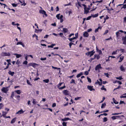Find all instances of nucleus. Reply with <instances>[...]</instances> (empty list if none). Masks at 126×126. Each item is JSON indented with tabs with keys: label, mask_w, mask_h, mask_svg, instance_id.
Segmentation results:
<instances>
[{
	"label": "nucleus",
	"mask_w": 126,
	"mask_h": 126,
	"mask_svg": "<svg viewBox=\"0 0 126 126\" xmlns=\"http://www.w3.org/2000/svg\"><path fill=\"white\" fill-rule=\"evenodd\" d=\"M95 52L94 51V50H92L91 51L88 52L87 53H86V54L87 56L90 55V57H91L94 54Z\"/></svg>",
	"instance_id": "f257e3e1"
},
{
	"label": "nucleus",
	"mask_w": 126,
	"mask_h": 126,
	"mask_svg": "<svg viewBox=\"0 0 126 126\" xmlns=\"http://www.w3.org/2000/svg\"><path fill=\"white\" fill-rule=\"evenodd\" d=\"M8 90L9 89L8 87H3L1 90L2 92L5 93H6Z\"/></svg>",
	"instance_id": "f03ea898"
},
{
	"label": "nucleus",
	"mask_w": 126,
	"mask_h": 126,
	"mask_svg": "<svg viewBox=\"0 0 126 126\" xmlns=\"http://www.w3.org/2000/svg\"><path fill=\"white\" fill-rule=\"evenodd\" d=\"M1 55L3 56H11V54L9 52L6 53V52H3L1 53Z\"/></svg>",
	"instance_id": "7ed1b4c3"
},
{
	"label": "nucleus",
	"mask_w": 126,
	"mask_h": 126,
	"mask_svg": "<svg viewBox=\"0 0 126 126\" xmlns=\"http://www.w3.org/2000/svg\"><path fill=\"white\" fill-rule=\"evenodd\" d=\"M39 12L40 14H44L46 16H47V15L46 13V11L43 10H40L39 11Z\"/></svg>",
	"instance_id": "20e7f679"
},
{
	"label": "nucleus",
	"mask_w": 126,
	"mask_h": 126,
	"mask_svg": "<svg viewBox=\"0 0 126 126\" xmlns=\"http://www.w3.org/2000/svg\"><path fill=\"white\" fill-rule=\"evenodd\" d=\"M102 67L101 66V64H99L97 65L95 67V69L96 71L99 70V69H102Z\"/></svg>",
	"instance_id": "39448f33"
},
{
	"label": "nucleus",
	"mask_w": 126,
	"mask_h": 126,
	"mask_svg": "<svg viewBox=\"0 0 126 126\" xmlns=\"http://www.w3.org/2000/svg\"><path fill=\"white\" fill-rule=\"evenodd\" d=\"M124 117V116L123 115H122L121 116H120V115L116 116H112L111 117V118L113 120H114L116 119V117L120 118V117Z\"/></svg>",
	"instance_id": "423d86ee"
},
{
	"label": "nucleus",
	"mask_w": 126,
	"mask_h": 126,
	"mask_svg": "<svg viewBox=\"0 0 126 126\" xmlns=\"http://www.w3.org/2000/svg\"><path fill=\"white\" fill-rule=\"evenodd\" d=\"M93 86H91L89 85L87 87V88L90 91H92L93 90H94V91H95V89L93 88Z\"/></svg>",
	"instance_id": "0eeeda50"
},
{
	"label": "nucleus",
	"mask_w": 126,
	"mask_h": 126,
	"mask_svg": "<svg viewBox=\"0 0 126 126\" xmlns=\"http://www.w3.org/2000/svg\"><path fill=\"white\" fill-rule=\"evenodd\" d=\"M63 93L65 95H67L69 94V91L67 90H63Z\"/></svg>",
	"instance_id": "6e6552de"
},
{
	"label": "nucleus",
	"mask_w": 126,
	"mask_h": 126,
	"mask_svg": "<svg viewBox=\"0 0 126 126\" xmlns=\"http://www.w3.org/2000/svg\"><path fill=\"white\" fill-rule=\"evenodd\" d=\"M24 111H23L22 109L16 112V114H20L23 113Z\"/></svg>",
	"instance_id": "1a4fd4ad"
},
{
	"label": "nucleus",
	"mask_w": 126,
	"mask_h": 126,
	"mask_svg": "<svg viewBox=\"0 0 126 126\" xmlns=\"http://www.w3.org/2000/svg\"><path fill=\"white\" fill-rule=\"evenodd\" d=\"M89 9L88 8H84V13L87 14L89 12Z\"/></svg>",
	"instance_id": "9d476101"
},
{
	"label": "nucleus",
	"mask_w": 126,
	"mask_h": 126,
	"mask_svg": "<svg viewBox=\"0 0 126 126\" xmlns=\"http://www.w3.org/2000/svg\"><path fill=\"white\" fill-rule=\"evenodd\" d=\"M29 64H30V66H32L33 67H35L36 65H38V64L35 63H30Z\"/></svg>",
	"instance_id": "9b49d317"
},
{
	"label": "nucleus",
	"mask_w": 126,
	"mask_h": 126,
	"mask_svg": "<svg viewBox=\"0 0 126 126\" xmlns=\"http://www.w3.org/2000/svg\"><path fill=\"white\" fill-rule=\"evenodd\" d=\"M83 35L84 37H88L89 35L88 33L87 32H84Z\"/></svg>",
	"instance_id": "f8f14e48"
},
{
	"label": "nucleus",
	"mask_w": 126,
	"mask_h": 126,
	"mask_svg": "<svg viewBox=\"0 0 126 126\" xmlns=\"http://www.w3.org/2000/svg\"><path fill=\"white\" fill-rule=\"evenodd\" d=\"M121 54L119 56H120V60H119L118 61L119 63L121 62L123 60L124 58V57L123 56H121Z\"/></svg>",
	"instance_id": "ddd939ff"
},
{
	"label": "nucleus",
	"mask_w": 126,
	"mask_h": 126,
	"mask_svg": "<svg viewBox=\"0 0 126 126\" xmlns=\"http://www.w3.org/2000/svg\"><path fill=\"white\" fill-rule=\"evenodd\" d=\"M68 120H71V119L69 118H65L63 119H62V121H66Z\"/></svg>",
	"instance_id": "4468645a"
},
{
	"label": "nucleus",
	"mask_w": 126,
	"mask_h": 126,
	"mask_svg": "<svg viewBox=\"0 0 126 126\" xmlns=\"http://www.w3.org/2000/svg\"><path fill=\"white\" fill-rule=\"evenodd\" d=\"M16 117H15L13 118L11 120V123L13 124L14 123L16 122Z\"/></svg>",
	"instance_id": "2eb2a0df"
},
{
	"label": "nucleus",
	"mask_w": 126,
	"mask_h": 126,
	"mask_svg": "<svg viewBox=\"0 0 126 126\" xmlns=\"http://www.w3.org/2000/svg\"><path fill=\"white\" fill-rule=\"evenodd\" d=\"M8 73L11 76H13L15 74V72H12L10 71H9L8 72Z\"/></svg>",
	"instance_id": "dca6fc26"
},
{
	"label": "nucleus",
	"mask_w": 126,
	"mask_h": 126,
	"mask_svg": "<svg viewBox=\"0 0 126 126\" xmlns=\"http://www.w3.org/2000/svg\"><path fill=\"white\" fill-rule=\"evenodd\" d=\"M7 112L4 111H3L2 112V116H3L5 118L6 116V114Z\"/></svg>",
	"instance_id": "f3484780"
},
{
	"label": "nucleus",
	"mask_w": 126,
	"mask_h": 126,
	"mask_svg": "<svg viewBox=\"0 0 126 126\" xmlns=\"http://www.w3.org/2000/svg\"><path fill=\"white\" fill-rule=\"evenodd\" d=\"M14 55H16V57L17 58H19L22 57V56L20 54H18L16 53L14 54Z\"/></svg>",
	"instance_id": "a211bd4d"
},
{
	"label": "nucleus",
	"mask_w": 126,
	"mask_h": 126,
	"mask_svg": "<svg viewBox=\"0 0 126 126\" xmlns=\"http://www.w3.org/2000/svg\"><path fill=\"white\" fill-rule=\"evenodd\" d=\"M15 92L18 94H20L21 92V91L20 90H16Z\"/></svg>",
	"instance_id": "6ab92c4d"
},
{
	"label": "nucleus",
	"mask_w": 126,
	"mask_h": 126,
	"mask_svg": "<svg viewBox=\"0 0 126 126\" xmlns=\"http://www.w3.org/2000/svg\"><path fill=\"white\" fill-rule=\"evenodd\" d=\"M120 69L122 71L124 72L125 70V69L122 65L120 67Z\"/></svg>",
	"instance_id": "aec40b11"
},
{
	"label": "nucleus",
	"mask_w": 126,
	"mask_h": 126,
	"mask_svg": "<svg viewBox=\"0 0 126 126\" xmlns=\"http://www.w3.org/2000/svg\"><path fill=\"white\" fill-rule=\"evenodd\" d=\"M123 5V6L121 8V9L122 8L126 9V4H120L118 6H119L121 5Z\"/></svg>",
	"instance_id": "412c9836"
},
{
	"label": "nucleus",
	"mask_w": 126,
	"mask_h": 126,
	"mask_svg": "<svg viewBox=\"0 0 126 126\" xmlns=\"http://www.w3.org/2000/svg\"><path fill=\"white\" fill-rule=\"evenodd\" d=\"M112 100L113 101V103L116 104H118L119 102L117 101L114 98H112Z\"/></svg>",
	"instance_id": "4be33fe9"
},
{
	"label": "nucleus",
	"mask_w": 126,
	"mask_h": 126,
	"mask_svg": "<svg viewBox=\"0 0 126 126\" xmlns=\"http://www.w3.org/2000/svg\"><path fill=\"white\" fill-rule=\"evenodd\" d=\"M99 29H101V26H99L98 27V28L95 29V33H96V32H98V30Z\"/></svg>",
	"instance_id": "5701e85b"
},
{
	"label": "nucleus",
	"mask_w": 126,
	"mask_h": 126,
	"mask_svg": "<svg viewBox=\"0 0 126 126\" xmlns=\"http://www.w3.org/2000/svg\"><path fill=\"white\" fill-rule=\"evenodd\" d=\"M95 84H99V85H101L102 84V83L100 82L97 80V81L95 82Z\"/></svg>",
	"instance_id": "b1692460"
},
{
	"label": "nucleus",
	"mask_w": 126,
	"mask_h": 126,
	"mask_svg": "<svg viewBox=\"0 0 126 126\" xmlns=\"http://www.w3.org/2000/svg\"><path fill=\"white\" fill-rule=\"evenodd\" d=\"M63 31L64 33H66L68 31V30L66 28H63Z\"/></svg>",
	"instance_id": "393cba45"
},
{
	"label": "nucleus",
	"mask_w": 126,
	"mask_h": 126,
	"mask_svg": "<svg viewBox=\"0 0 126 126\" xmlns=\"http://www.w3.org/2000/svg\"><path fill=\"white\" fill-rule=\"evenodd\" d=\"M106 106V104L105 103H104L102 104L101 108L102 109L104 108Z\"/></svg>",
	"instance_id": "a878e982"
},
{
	"label": "nucleus",
	"mask_w": 126,
	"mask_h": 126,
	"mask_svg": "<svg viewBox=\"0 0 126 126\" xmlns=\"http://www.w3.org/2000/svg\"><path fill=\"white\" fill-rule=\"evenodd\" d=\"M98 14L97 13V14H96L95 15H92L91 16H92V17L93 18H94L98 16Z\"/></svg>",
	"instance_id": "bb28decb"
},
{
	"label": "nucleus",
	"mask_w": 126,
	"mask_h": 126,
	"mask_svg": "<svg viewBox=\"0 0 126 126\" xmlns=\"http://www.w3.org/2000/svg\"><path fill=\"white\" fill-rule=\"evenodd\" d=\"M32 103L34 104H35L37 102L36 101V100L35 99H33Z\"/></svg>",
	"instance_id": "cd10ccee"
},
{
	"label": "nucleus",
	"mask_w": 126,
	"mask_h": 126,
	"mask_svg": "<svg viewBox=\"0 0 126 126\" xmlns=\"http://www.w3.org/2000/svg\"><path fill=\"white\" fill-rule=\"evenodd\" d=\"M94 55H96V58L97 60H98L100 58V56L99 55L95 54Z\"/></svg>",
	"instance_id": "c85d7f7f"
},
{
	"label": "nucleus",
	"mask_w": 126,
	"mask_h": 126,
	"mask_svg": "<svg viewBox=\"0 0 126 126\" xmlns=\"http://www.w3.org/2000/svg\"><path fill=\"white\" fill-rule=\"evenodd\" d=\"M108 121V118L106 117H104L103 119V122H105Z\"/></svg>",
	"instance_id": "c756f323"
},
{
	"label": "nucleus",
	"mask_w": 126,
	"mask_h": 126,
	"mask_svg": "<svg viewBox=\"0 0 126 126\" xmlns=\"http://www.w3.org/2000/svg\"><path fill=\"white\" fill-rule=\"evenodd\" d=\"M43 81L46 83H48L49 81V80L48 79H45L43 80Z\"/></svg>",
	"instance_id": "7c9ffc66"
},
{
	"label": "nucleus",
	"mask_w": 126,
	"mask_h": 126,
	"mask_svg": "<svg viewBox=\"0 0 126 126\" xmlns=\"http://www.w3.org/2000/svg\"><path fill=\"white\" fill-rule=\"evenodd\" d=\"M27 84H28L29 85H30V86L32 85V84L30 82V81H29V80H28L27 79Z\"/></svg>",
	"instance_id": "2f4dec72"
},
{
	"label": "nucleus",
	"mask_w": 126,
	"mask_h": 126,
	"mask_svg": "<svg viewBox=\"0 0 126 126\" xmlns=\"http://www.w3.org/2000/svg\"><path fill=\"white\" fill-rule=\"evenodd\" d=\"M55 45V44H52L50 46H48V48H49V47L53 48V47Z\"/></svg>",
	"instance_id": "473e14b6"
},
{
	"label": "nucleus",
	"mask_w": 126,
	"mask_h": 126,
	"mask_svg": "<svg viewBox=\"0 0 126 126\" xmlns=\"http://www.w3.org/2000/svg\"><path fill=\"white\" fill-rule=\"evenodd\" d=\"M116 78L117 79H119L120 80H121L123 79V78H122V76H120L119 77H116Z\"/></svg>",
	"instance_id": "72a5a7b5"
},
{
	"label": "nucleus",
	"mask_w": 126,
	"mask_h": 126,
	"mask_svg": "<svg viewBox=\"0 0 126 126\" xmlns=\"http://www.w3.org/2000/svg\"><path fill=\"white\" fill-rule=\"evenodd\" d=\"M117 50L115 51H113L111 53V55H113L117 54Z\"/></svg>",
	"instance_id": "f704fd0d"
},
{
	"label": "nucleus",
	"mask_w": 126,
	"mask_h": 126,
	"mask_svg": "<svg viewBox=\"0 0 126 126\" xmlns=\"http://www.w3.org/2000/svg\"><path fill=\"white\" fill-rule=\"evenodd\" d=\"M70 83H74L75 84H76V83L75 82V81L74 79H72L71 80V81L70 82Z\"/></svg>",
	"instance_id": "c9c22d12"
},
{
	"label": "nucleus",
	"mask_w": 126,
	"mask_h": 126,
	"mask_svg": "<svg viewBox=\"0 0 126 126\" xmlns=\"http://www.w3.org/2000/svg\"><path fill=\"white\" fill-rule=\"evenodd\" d=\"M4 105L2 103H0V109L2 108L3 107Z\"/></svg>",
	"instance_id": "e433bc0d"
},
{
	"label": "nucleus",
	"mask_w": 126,
	"mask_h": 126,
	"mask_svg": "<svg viewBox=\"0 0 126 126\" xmlns=\"http://www.w3.org/2000/svg\"><path fill=\"white\" fill-rule=\"evenodd\" d=\"M106 76V77H107L109 78V74L108 73H105L104 74Z\"/></svg>",
	"instance_id": "4c0bfd02"
},
{
	"label": "nucleus",
	"mask_w": 126,
	"mask_h": 126,
	"mask_svg": "<svg viewBox=\"0 0 126 126\" xmlns=\"http://www.w3.org/2000/svg\"><path fill=\"white\" fill-rule=\"evenodd\" d=\"M74 44L73 43L71 42H70L69 43V46L71 48V46L72 45H74Z\"/></svg>",
	"instance_id": "58836bf2"
},
{
	"label": "nucleus",
	"mask_w": 126,
	"mask_h": 126,
	"mask_svg": "<svg viewBox=\"0 0 126 126\" xmlns=\"http://www.w3.org/2000/svg\"><path fill=\"white\" fill-rule=\"evenodd\" d=\"M12 5L13 7H16L17 6V4H16L15 3H12Z\"/></svg>",
	"instance_id": "ea45409f"
},
{
	"label": "nucleus",
	"mask_w": 126,
	"mask_h": 126,
	"mask_svg": "<svg viewBox=\"0 0 126 126\" xmlns=\"http://www.w3.org/2000/svg\"><path fill=\"white\" fill-rule=\"evenodd\" d=\"M67 123L63 122L62 123V125L63 126H66Z\"/></svg>",
	"instance_id": "a19ab883"
},
{
	"label": "nucleus",
	"mask_w": 126,
	"mask_h": 126,
	"mask_svg": "<svg viewBox=\"0 0 126 126\" xmlns=\"http://www.w3.org/2000/svg\"><path fill=\"white\" fill-rule=\"evenodd\" d=\"M120 34V33L119 31L117 32L116 33V34L117 37H118L119 35V34Z\"/></svg>",
	"instance_id": "79ce46f5"
},
{
	"label": "nucleus",
	"mask_w": 126,
	"mask_h": 126,
	"mask_svg": "<svg viewBox=\"0 0 126 126\" xmlns=\"http://www.w3.org/2000/svg\"><path fill=\"white\" fill-rule=\"evenodd\" d=\"M104 86L103 85L102 86V87L101 88V89L102 90H104L105 91H106V88H104Z\"/></svg>",
	"instance_id": "37998d69"
},
{
	"label": "nucleus",
	"mask_w": 126,
	"mask_h": 126,
	"mask_svg": "<svg viewBox=\"0 0 126 126\" xmlns=\"http://www.w3.org/2000/svg\"><path fill=\"white\" fill-rule=\"evenodd\" d=\"M65 87V86L64 85L63 87H60L59 88V89H60V90H62V89H64Z\"/></svg>",
	"instance_id": "c03bdc74"
},
{
	"label": "nucleus",
	"mask_w": 126,
	"mask_h": 126,
	"mask_svg": "<svg viewBox=\"0 0 126 126\" xmlns=\"http://www.w3.org/2000/svg\"><path fill=\"white\" fill-rule=\"evenodd\" d=\"M87 79L88 80V81L90 83H91V79L89 78L88 77H87Z\"/></svg>",
	"instance_id": "a18cd8bd"
},
{
	"label": "nucleus",
	"mask_w": 126,
	"mask_h": 126,
	"mask_svg": "<svg viewBox=\"0 0 126 126\" xmlns=\"http://www.w3.org/2000/svg\"><path fill=\"white\" fill-rule=\"evenodd\" d=\"M60 14H57L56 15V17L58 19H59V18L60 17Z\"/></svg>",
	"instance_id": "49530a36"
},
{
	"label": "nucleus",
	"mask_w": 126,
	"mask_h": 126,
	"mask_svg": "<svg viewBox=\"0 0 126 126\" xmlns=\"http://www.w3.org/2000/svg\"><path fill=\"white\" fill-rule=\"evenodd\" d=\"M123 40V44L126 45V40Z\"/></svg>",
	"instance_id": "de8ad7c7"
},
{
	"label": "nucleus",
	"mask_w": 126,
	"mask_h": 126,
	"mask_svg": "<svg viewBox=\"0 0 126 126\" xmlns=\"http://www.w3.org/2000/svg\"><path fill=\"white\" fill-rule=\"evenodd\" d=\"M14 92H12V93L11 95V97L13 98L14 97Z\"/></svg>",
	"instance_id": "09e8293b"
},
{
	"label": "nucleus",
	"mask_w": 126,
	"mask_h": 126,
	"mask_svg": "<svg viewBox=\"0 0 126 126\" xmlns=\"http://www.w3.org/2000/svg\"><path fill=\"white\" fill-rule=\"evenodd\" d=\"M125 104V103L124 101L121 100L119 102V104Z\"/></svg>",
	"instance_id": "8fccbe9b"
},
{
	"label": "nucleus",
	"mask_w": 126,
	"mask_h": 126,
	"mask_svg": "<svg viewBox=\"0 0 126 126\" xmlns=\"http://www.w3.org/2000/svg\"><path fill=\"white\" fill-rule=\"evenodd\" d=\"M121 113H112V115H117L119 114H120Z\"/></svg>",
	"instance_id": "3c124183"
},
{
	"label": "nucleus",
	"mask_w": 126,
	"mask_h": 126,
	"mask_svg": "<svg viewBox=\"0 0 126 126\" xmlns=\"http://www.w3.org/2000/svg\"><path fill=\"white\" fill-rule=\"evenodd\" d=\"M46 57L44 58H41L40 59L42 61H44L45 60H46Z\"/></svg>",
	"instance_id": "603ef678"
},
{
	"label": "nucleus",
	"mask_w": 126,
	"mask_h": 126,
	"mask_svg": "<svg viewBox=\"0 0 126 126\" xmlns=\"http://www.w3.org/2000/svg\"><path fill=\"white\" fill-rule=\"evenodd\" d=\"M81 98V97H76L75 98V100H78L79 99V98Z\"/></svg>",
	"instance_id": "864d4df0"
},
{
	"label": "nucleus",
	"mask_w": 126,
	"mask_h": 126,
	"mask_svg": "<svg viewBox=\"0 0 126 126\" xmlns=\"http://www.w3.org/2000/svg\"><path fill=\"white\" fill-rule=\"evenodd\" d=\"M22 43V42L21 41H19L17 42V43L16 45H21Z\"/></svg>",
	"instance_id": "5fc2aeb1"
},
{
	"label": "nucleus",
	"mask_w": 126,
	"mask_h": 126,
	"mask_svg": "<svg viewBox=\"0 0 126 126\" xmlns=\"http://www.w3.org/2000/svg\"><path fill=\"white\" fill-rule=\"evenodd\" d=\"M110 39L111 40H112V38L111 36H110V37L108 38H107V39H105V40H110Z\"/></svg>",
	"instance_id": "6e6d98bb"
},
{
	"label": "nucleus",
	"mask_w": 126,
	"mask_h": 126,
	"mask_svg": "<svg viewBox=\"0 0 126 126\" xmlns=\"http://www.w3.org/2000/svg\"><path fill=\"white\" fill-rule=\"evenodd\" d=\"M92 16H89L88 17H87L86 18V20H90Z\"/></svg>",
	"instance_id": "4d7b16f0"
},
{
	"label": "nucleus",
	"mask_w": 126,
	"mask_h": 126,
	"mask_svg": "<svg viewBox=\"0 0 126 126\" xmlns=\"http://www.w3.org/2000/svg\"><path fill=\"white\" fill-rule=\"evenodd\" d=\"M27 63L28 62L27 61H25L23 63V64H25L26 65H27Z\"/></svg>",
	"instance_id": "13d9d810"
},
{
	"label": "nucleus",
	"mask_w": 126,
	"mask_h": 126,
	"mask_svg": "<svg viewBox=\"0 0 126 126\" xmlns=\"http://www.w3.org/2000/svg\"><path fill=\"white\" fill-rule=\"evenodd\" d=\"M63 83V82L61 83L58 84L57 86L58 87V88H59V87Z\"/></svg>",
	"instance_id": "bf43d9fd"
},
{
	"label": "nucleus",
	"mask_w": 126,
	"mask_h": 126,
	"mask_svg": "<svg viewBox=\"0 0 126 126\" xmlns=\"http://www.w3.org/2000/svg\"><path fill=\"white\" fill-rule=\"evenodd\" d=\"M108 32V30H106L105 32L104 33L103 35H105L106 34H107Z\"/></svg>",
	"instance_id": "052dcab7"
},
{
	"label": "nucleus",
	"mask_w": 126,
	"mask_h": 126,
	"mask_svg": "<svg viewBox=\"0 0 126 126\" xmlns=\"http://www.w3.org/2000/svg\"><path fill=\"white\" fill-rule=\"evenodd\" d=\"M98 51L99 52V55L101 54H102V51L101 50H99Z\"/></svg>",
	"instance_id": "680f3d73"
},
{
	"label": "nucleus",
	"mask_w": 126,
	"mask_h": 126,
	"mask_svg": "<svg viewBox=\"0 0 126 126\" xmlns=\"http://www.w3.org/2000/svg\"><path fill=\"white\" fill-rule=\"evenodd\" d=\"M109 18V17L107 15L106 17L104 18V20H106L107 19H108Z\"/></svg>",
	"instance_id": "e2e57ef3"
},
{
	"label": "nucleus",
	"mask_w": 126,
	"mask_h": 126,
	"mask_svg": "<svg viewBox=\"0 0 126 126\" xmlns=\"http://www.w3.org/2000/svg\"><path fill=\"white\" fill-rule=\"evenodd\" d=\"M89 72L88 71H86L85 72V74L86 75H88V74H89Z\"/></svg>",
	"instance_id": "0e129e2a"
},
{
	"label": "nucleus",
	"mask_w": 126,
	"mask_h": 126,
	"mask_svg": "<svg viewBox=\"0 0 126 126\" xmlns=\"http://www.w3.org/2000/svg\"><path fill=\"white\" fill-rule=\"evenodd\" d=\"M24 3L22 4L21 5L22 6H25L26 5V3L25 2V1H23Z\"/></svg>",
	"instance_id": "69168bd1"
},
{
	"label": "nucleus",
	"mask_w": 126,
	"mask_h": 126,
	"mask_svg": "<svg viewBox=\"0 0 126 126\" xmlns=\"http://www.w3.org/2000/svg\"><path fill=\"white\" fill-rule=\"evenodd\" d=\"M75 37L77 38L78 37V32L77 33H76L75 34Z\"/></svg>",
	"instance_id": "338daca9"
},
{
	"label": "nucleus",
	"mask_w": 126,
	"mask_h": 126,
	"mask_svg": "<svg viewBox=\"0 0 126 126\" xmlns=\"http://www.w3.org/2000/svg\"><path fill=\"white\" fill-rule=\"evenodd\" d=\"M123 22H126V16L124 18Z\"/></svg>",
	"instance_id": "774afa93"
}]
</instances>
